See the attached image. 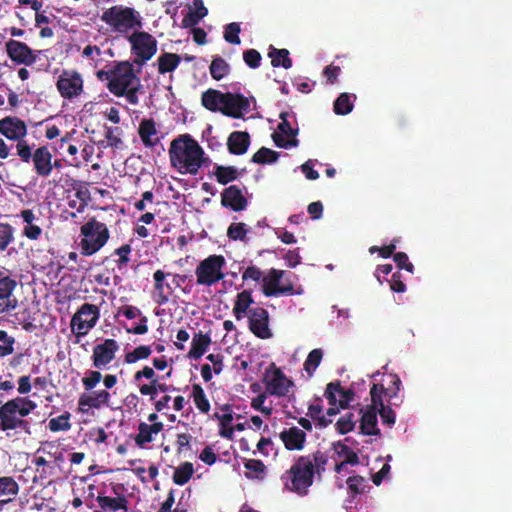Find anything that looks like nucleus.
<instances>
[{
    "label": "nucleus",
    "instance_id": "nucleus-61",
    "mask_svg": "<svg viewBox=\"0 0 512 512\" xmlns=\"http://www.w3.org/2000/svg\"><path fill=\"white\" fill-rule=\"evenodd\" d=\"M0 342L3 344L0 346V354L2 356L9 355L13 352L14 340L3 330H0Z\"/></svg>",
    "mask_w": 512,
    "mask_h": 512
},
{
    "label": "nucleus",
    "instance_id": "nucleus-1",
    "mask_svg": "<svg viewBox=\"0 0 512 512\" xmlns=\"http://www.w3.org/2000/svg\"><path fill=\"white\" fill-rule=\"evenodd\" d=\"M170 161L181 174L195 175L204 162V151L190 135L184 134L171 142Z\"/></svg>",
    "mask_w": 512,
    "mask_h": 512
},
{
    "label": "nucleus",
    "instance_id": "nucleus-49",
    "mask_svg": "<svg viewBox=\"0 0 512 512\" xmlns=\"http://www.w3.org/2000/svg\"><path fill=\"white\" fill-rule=\"evenodd\" d=\"M193 400L196 407L204 413H207L210 410V403L205 395L204 390L198 386H193L192 390Z\"/></svg>",
    "mask_w": 512,
    "mask_h": 512
},
{
    "label": "nucleus",
    "instance_id": "nucleus-4",
    "mask_svg": "<svg viewBox=\"0 0 512 512\" xmlns=\"http://www.w3.org/2000/svg\"><path fill=\"white\" fill-rule=\"evenodd\" d=\"M202 104L208 110L219 111L226 116L240 119L252 110L254 99L210 89L203 93Z\"/></svg>",
    "mask_w": 512,
    "mask_h": 512
},
{
    "label": "nucleus",
    "instance_id": "nucleus-20",
    "mask_svg": "<svg viewBox=\"0 0 512 512\" xmlns=\"http://www.w3.org/2000/svg\"><path fill=\"white\" fill-rule=\"evenodd\" d=\"M248 324L251 332L261 338L269 339L272 332L269 328V314L266 309L256 306L250 310Z\"/></svg>",
    "mask_w": 512,
    "mask_h": 512
},
{
    "label": "nucleus",
    "instance_id": "nucleus-59",
    "mask_svg": "<svg viewBox=\"0 0 512 512\" xmlns=\"http://www.w3.org/2000/svg\"><path fill=\"white\" fill-rule=\"evenodd\" d=\"M22 234L30 240H38L42 235V228L36 222L25 224Z\"/></svg>",
    "mask_w": 512,
    "mask_h": 512
},
{
    "label": "nucleus",
    "instance_id": "nucleus-11",
    "mask_svg": "<svg viewBox=\"0 0 512 512\" xmlns=\"http://www.w3.org/2000/svg\"><path fill=\"white\" fill-rule=\"evenodd\" d=\"M225 266V259L220 255H211L201 261L196 267L195 275L198 285L211 286L225 276L223 268Z\"/></svg>",
    "mask_w": 512,
    "mask_h": 512
},
{
    "label": "nucleus",
    "instance_id": "nucleus-21",
    "mask_svg": "<svg viewBox=\"0 0 512 512\" xmlns=\"http://www.w3.org/2000/svg\"><path fill=\"white\" fill-rule=\"evenodd\" d=\"M119 345L114 339H106L93 348V365L96 368L106 367L115 358Z\"/></svg>",
    "mask_w": 512,
    "mask_h": 512
},
{
    "label": "nucleus",
    "instance_id": "nucleus-30",
    "mask_svg": "<svg viewBox=\"0 0 512 512\" xmlns=\"http://www.w3.org/2000/svg\"><path fill=\"white\" fill-rule=\"evenodd\" d=\"M207 13L208 10L202 0H193L192 4L188 7L187 15L182 20L183 27H194Z\"/></svg>",
    "mask_w": 512,
    "mask_h": 512
},
{
    "label": "nucleus",
    "instance_id": "nucleus-37",
    "mask_svg": "<svg viewBox=\"0 0 512 512\" xmlns=\"http://www.w3.org/2000/svg\"><path fill=\"white\" fill-rule=\"evenodd\" d=\"M210 337L203 333H197L192 338L189 357L192 359H199L208 349L210 345Z\"/></svg>",
    "mask_w": 512,
    "mask_h": 512
},
{
    "label": "nucleus",
    "instance_id": "nucleus-43",
    "mask_svg": "<svg viewBox=\"0 0 512 512\" xmlns=\"http://www.w3.org/2000/svg\"><path fill=\"white\" fill-rule=\"evenodd\" d=\"M193 473V464L190 462H184L175 469L173 480L178 485H184L190 480Z\"/></svg>",
    "mask_w": 512,
    "mask_h": 512
},
{
    "label": "nucleus",
    "instance_id": "nucleus-28",
    "mask_svg": "<svg viewBox=\"0 0 512 512\" xmlns=\"http://www.w3.org/2000/svg\"><path fill=\"white\" fill-rule=\"evenodd\" d=\"M253 304L254 299L251 292L245 290L238 293L232 309L234 317L237 320H242L245 317H248L250 310L255 307L252 306Z\"/></svg>",
    "mask_w": 512,
    "mask_h": 512
},
{
    "label": "nucleus",
    "instance_id": "nucleus-41",
    "mask_svg": "<svg viewBox=\"0 0 512 512\" xmlns=\"http://www.w3.org/2000/svg\"><path fill=\"white\" fill-rule=\"evenodd\" d=\"M245 475L251 479H263L266 474L265 465L256 459H249L244 464Z\"/></svg>",
    "mask_w": 512,
    "mask_h": 512
},
{
    "label": "nucleus",
    "instance_id": "nucleus-52",
    "mask_svg": "<svg viewBox=\"0 0 512 512\" xmlns=\"http://www.w3.org/2000/svg\"><path fill=\"white\" fill-rule=\"evenodd\" d=\"M247 233L248 228L244 223H232L227 230V235L232 240L245 241Z\"/></svg>",
    "mask_w": 512,
    "mask_h": 512
},
{
    "label": "nucleus",
    "instance_id": "nucleus-25",
    "mask_svg": "<svg viewBox=\"0 0 512 512\" xmlns=\"http://www.w3.org/2000/svg\"><path fill=\"white\" fill-rule=\"evenodd\" d=\"M280 439L286 449L300 451L305 445L306 432L297 426L286 427L281 431Z\"/></svg>",
    "mask_w": 512,
    "mask_h": 512
},
{
    "label": "nucleus",
    "instance_id": "nucleus-31",
    "mask_svg": "<svg viewBox=\"0 0 512 512\" xmlns=\"http://www.w3.org/2000/svg\"><path fill=\"white\" fill-rule=\"evenodd\" d=\"M222 203L225 206L231 207L235 211L244 210L247 206L246 199L242 195L240 189L236 186H230L224 191Z\"/></svg>",
    "mask_w": 512,
    "mask_h": 512
},
{
    "label": "nucleus",
    "instance_id": "nucleus-2",
    "mask_svg": "<svg viewBox=\"0 0 512 512\" xmlns=\"http://www.w3.org/2000/svg\"><path fill=\"white\" fill-rule=\"evenodd\" d=\"M383 386L374 383L370 390L371 404L361 409L360 414V431L362 435H378L380 429L378 427L377 415H380L382 422L389 426L395 423L396 416L394 411L384 405L382 399Z\"/></svg>",
    "mask_w": 512,
    "mask_h": 512
},
{
    "label": "nucleus",
    "instance_id": "nucleus-47",
    "mask_svg": "<svg viewBox=\"0 0 512 512\" xmlns=\"http://www.w3.org/2000/svg\"><path fill=\"white\" fill-rule=\"evenodd\" d=\"M229 70V64L220 57L214 58L210 65L211 76L216 80H220L226 76Z\"/></svg>",
    "mask_w": 512,
    "mask_h": 512
},
{
    "label": "nucleus",
    "instance_id": "nucleus-8",
    "mask_svg": "<svg viewBox=\"0 0 512 512\" xmlns=\"http://www.w3.org/2000/svg\"><path fill=\"white\" fill-rule=\"evenodd\" d=\"M100 318V310L94 304H83L72 316L70 321V328L72 334L75 336L76 343H79L83 337L96 326Z\"/></svg>",
    "mask_w": 512,
    "mask_h": 512
},
{
    "label": "nucleus",
    "instance_id": "nucleus-10",
    "mask_svg": "<svg viewBox=\"0 0 512 512\" xmlns=\"http://www.w3.org/2000/svg\"><path fill=\"white\" fill-rule=\"evenodd\" d=\"M140 80L135 75L132 64L122 62L112 71L108 88L116 96H123L127 89H139Z\"/></svg>",
    "mask_w": 512,
    "mask_h": 512
},
{
    "label": "nucleus",
    "instance_id": "nucleus-17",
    "mask_svg": "<svg viewBox=\"0 0 512 512\" xmlns=\"http://www.w3.org/2000/svg\"><path fill=\"white\" fill-rule=\"evenodd\" d=\"M354 443L351 437L345 438L343 442L339 441L333 444L332 450L335 457V470L342 471L346 464H358V455L362 452V448H354L349 445Z\"/></svg>",
    "mask_w": 512,
    "mask_h": 512
},
{
    "label": "nucleus",
    "instance_id": "nucleus-16",
    "mask_svg": "<svg viewBox=\"0 0 512 512\" xmlns=\"http://www.w3.org/2000/svg\"><path fill=\"white\" fill-rule=\"evenodd\" d=\"M284 271L271 269L262 279V290L266 296H278L281 294H293V285L284 280Z\"/></svg>",
    "mask_w": 512,
    "mask_h": 512
},
{
    "label": "nucleus",
    "instance_id": "nucleus-48",
    "mask_svg": "<svg viewBox=\"0 0 512 512\" xmlns=\"http://www.w3.org/2000/svg\"><path fill=\"white\" fill-rule=\"evenodd\" d=\"M152 353L150 346L141 345L136 347L133 351L125 355V362L128 364L135 363L142 359H147Z\"/></svg>",
    "mask_w": 512,
    "mask_h": 512
},
{
    "label": "nucleus",
    "instance_id": "nucleus-46",
    "mask_svg": "<svg viewBox=\"0 0 512 512\" xmlns=\"http://www.w3.org/2000/svg\"><path fill=\"white\" fill-rule=\"evenodd\" d=\"M16 154L23 163H30L34 157V144H29L26 140H20L16 143Z\"/></svg>",
    "mask_w": 512,
    "mask_h": 512
},
{
    "label": "nucleus",
    "instance_id": "nucleus-9",
    "mask_svg": "<svg viewBox=\"0 0 512 512\" xmlns=\"http://www.w3.org/2000/svg\"><path fill=\"white\" fill-rule=\"evenodd\" d=\"M127 40L136 64L146 63L157 53V40L148 32L134 30Z\"/></svg>",
    "mask_w": 512,
    "mask_h": 512
},
{
    "label": "nucleus",
    "instance_id": "nucleus-14",
    "mask_svg": "<svg viewBox=\"0 0 512 512\" xmlns=\"http://www.w3.org/2000/svg\"><path fill=\"white\" fill-rule=\"evenodd\" d=\"M330 407L327 410L328 416L336 415L340 408H346L354 400L352 391L343 388L339 383H329L325 390Z\"/></svg>",
    "mask_w": 512,
    "mask_h": 512
},
{
    "label": "nucleus",
    "instance_id": "nucleus-57",
    "mask_svg": "<svg viewBox=\"0 0 512 512\" xmlns=\"http://www.w3.org/2000/svg\"><path fill=\"white\" fill-rule=\"evenodd\" d=\"M158 391L165 392L166 386L159 384L157 380L151 381L150 384H143L139 387V392L142 395H149L153 399Z\"/></svg>",
    "mask_w": 512,
    "mask_h": 512
},
{
    "label": "nucleus",
    "instance_id": "nucleus-34",
    "mask_svg": "<svg viewBox=\"0 0 512 512\" xmlns=\"http://www.w3.org/2000/svg\"><path fill=\"white\" fill-rule=\"evenodd\" d=\"M219 421V435L223 438L232 439L234 436L233 414L229 409H222L215 414Z\"/></svg>",
    "mask_w": 512,
    "mask_h": 512
},
{
    "label": "nucleus",
    "instance_id": "nucleus-24",
    "mask_svg": "<svg viewBox=\"0 0 512 512\" xmlns=\"http://www.w3.org/2000/svg\"><path fill=\"white\" fill-rule=\"evenodd\" d=\"M53 156L46 146L37 147L34 150L32 159L33 169L39 177L46 178L50 176L53 170Z\"/></svg>",
    "mask_w": 512,
    "mask_h": 512
},
{
    "label": "nucleus",
    "instance_id": "nucleus-40",
    "mask_svg": "<svg viewBox=\"0 0 512 512\" xmlns=\"http://www.w3.org/2000/svg\"><path fill=\"white\" fill-rule=\"evenodd\" d=\"M180 63V57L174 53H164L158 58V70L161 74L173 71Z\"/></svg>",
    "mask_w": 512,
    "mask_h": 512
},
{
    "label": "nucleus",
    "instance_id": "nucleus-5",
    "mask_svg": "<svg viewBox=\"0 0 512 512\" xmlns=\"http://www.w3.org/2000/svg\"><path fill=\"white\" fill-rule=\"evenodd\" d=\"M143 18L137 10L124 5H114L105 9L101 15V21L114 32L122 35L131 34L134 30L141 29Z\"/></svg>",
    "mask_w": 512,
    "mask_h": 512
},
{
    "label": "nucleus",
    "instance_id": "nucleus-29",
    "mask_svg": "<svg viewBox=\"0 0 512 512\" xmlns=\"http://www.w3.org/2000/svg\"><path fill=\"white\" fill-rule=\"evenodd\" d=\"M19 490V484L13 477H0V506L12 502L17 497Z\"/></svg>",
    "mask_w": 512,
    "mask_h": 512
},
{
    "label": "nucleus",
    "instance_id": "nucleus-42",
    "mask_svg": "<svg viewBox=\"0 0 512 512\" xmlns=\"http://www.w3.org/2000/svg\"><path fill=\"white\" fill-rule=\"evenodd\" d=\"M269 57L274 67L282 66L285 69H289L292 66V61L289 58V51L287 49L271 48Z\"/></svg>",
    "mask_w": 512,
    "mask_h": 512
},
{
    "label": "nucleus",
    "instance_id": "nucleus-45",
    "mask_svg": "<svg viewBox=\"0 0 512 512\" xmlns=\"http://www.w3.org/2000/svg\"><path fill=\"white\" fill-rule=\"evenodd\" d=\"M359 418L353 413L347 412L343 414L336 422V429L341 434H346L354 429Z\"/></svg>",
    "mask_w": 512,
    "mask_h": 512
},
{
    "label": "nucleus",
    "instance_id": "nucleus-22",
    "mask_svg": "<svg viewBox=\"0 0 512 512\" xmlns=\"http://www.w3.org/2000/svg\"><path fill=\"white\" fill-rule=\"evenodd\" d=\"M155 281L154 299L158 304L168 301L173 292L172 283H175L176 276L157 270L153 275Z\"/></svg>",
    "mask_w": 512,
    "mask_h": 512
},
{
    "label": "nucleus",
    "instance_id": "nucleus-12",
    "mask_svg": "<svg viewBox=\"0 0 512 512\" xmlns=\"http://www.w3.org/2000/svg\"><path fill=\"white\" fill-rule=\"evenodd\" d=\"M263 383L265 392L276 397L288 396L294 386L293 381L274 363L266 368L263 374Z\"/></svg>",
    "mask_w": 512,
    "mask_h": 512
},
{
    "label": "nucleus",
    "instance_id": "nucleus-54",
    "mask_svg": "<svg viewBox=\"0 0 512 512\" xmlns=\"http://www.w3.org/2000/svg\"><path fill=\"white\" fill-rule=\"evenodd\" d=\"M240 31L241 29L238 23H230L225 27L224 39L231 44L239 45L241 43V40L239 38Z\"/></svg>",
    "mask_w": 512,
    "mask_h": 512
},
{
    "label": "nucleus",
    "instance_id": "nucleus-18",
    "mask_svg": "<svg viewBox=\"0 0 512 512\" xmlns=\"http://www.w3.org/2000/svg\"><path fill=\"white\" fill-rule=\"evenodd\" d=\"M5 51L12 62L26 66L33 65L38 58V51L31 49L26 43L14 39L6 41Z\"/></svg>",
    "mask_w": 512,
    "mask_h": 512
},
{
    "label": "nucleus",
    "instance_id": "nucleus-6",
    "mask_svg": "<svg viewBox=\"0 0 512 512\" xmlns=\"http://www.w3.org/2000/svg\"><path fill=\"white\" fill-rule=\"evenodd\" d=\"M37 408V404L27 397H16L0 407V428L3 431L23 428L29 432L28 422L23 418Z\"/></svg>",
    "mask_w": 512,
    "mask_h": 512
},
{
    "label": "nucleus",
    "instance_id": "nucleus-15",
    "mask_svg": "<svg viewBox=\"0 0 512 512\" xmlns=\"http://www.w3.org/2000/svg\"><path fill=\"white\" fill-rule=\"evenodd\" d=\"M290 118L293 115L289 112L280 114L281 122L278 124L277 131L273 134V140L278 147L289 149L298 146V129H294L291 125Z\"/></svg>",
    "mask_w": 512,
    "mask_h": 512
},
{
    "label": "nucleus",
    "instance_id": "nucleus-19",
    "mask_svg": "<svg viewBox=\"0 0 512 512\" xmlns=\"http://www.w3.org/2000/svg\"><path fill=\"white\" fill-rule=\"evenodd\" d=\"M111 395L106 389L85 392L79 396L78 411L82 414H91L93 409L108 406Z\"/></svg>",
    "mask_w": 512,
    "mask_h": 512
},
{
    "label": "nucleus",
    "instance_id": "nucleus-60",
    "mask_svg": "<svg viewBox=\"0 0 512 512\" xmlns=\"http://www.w3.org/2000/svg\"><path fill=\"white\" fill-rule=\"evenodd\" d=\"M216 178L219 183L227 184L236 178V171L232 168L219 167L216 171Z\"/></svg>",
    "mask_w": 512,
    "mask_h": 512
},
{
    "label": "nucleus",
    "instance_id": "nucleus-62",
    "mask_svg": "<svg viewBox=\"0 0 512 512\" xmlns=\"http://www.w3.org/2000/svg\"><path fill=\"white\" fill-rule=\"evenodd\" d=\"M364 482V478L361 476H351L347 479L348 488L354 494L361 493L364 490Z\"/></svg>",
    "mask_w": 512,
    "mask_h": 512
},
{
    "label": "nucleus",
    "instance_id": "nucleus-50",
    "mask_svg": "<svg viewBox=\"0 0 512 512\" xmlns=\"http://www.w3.org/2000/svg\"><path fill=\"white\" fill-rule=\"evenodd\" d=\"M323 357V352L321 349H314L309 354L304 363V368L308 372L309 375L317 369Z\"/></svg>",
    "mask_w": 512,
    "mask_h": 512
},
{
    "label": "nucleus",
    "instance_id": "nucleus-38",
    "mask_svg": "<svg viewBox=\"0 0 512 512\" xmlns=\"http://www.w3.org/2000/svg\"><path fill=\"white\" fill-rule=\"evenodd\" d=\"M207 360L210 364H204L201 368V375L205 381L212 379V373L220 374L223 370L222 356L220 354H209Z\"/></svg>",
    "mask_w": 512,
    "mask_h": 512
},
{
    "label": "nucleus",
    "instance_id": "nucleus-36",
    "mask_svg": "<svg viewBox=\"0 0 512 512\" xmlns=\"http://www.w3.org/2000/svg\"><path fill=\"white\" fill-rule=\"evenodd\" d=\"M104 53L97 45L87 44L81 52L83 62L92 68H98L103 61Z\"/></svg>",
    "mask_w": 512,
    "mask_h": 512
},
{
    "label": "nucleus",
    "instance_id": "nucleus-33",
    "mask_svg": "<svg viewBox=\"0 0 512 512\" xmlns=\"http://www.w3.org/2000/svg\"><path fill=\"white\" fill-rule=\"evenodd\" d=\"M96 501L101 509L109 510L112 512L128 510V501L124 496L109 497L98 495Z\"/></svg>",
    "mask_w": 512,
    "mask_h": 512
},
{
    "label": "nucleus",
    "instance_id": "nucleus-3",
    "mask_svg": "<svg viewBox=\"0 0 512 512\" xmlns=\"http://www.w3.org/2000/svg\"><path fill=\"white\" fill-rule=\"evenodd\" d=\"M325 462L322 454L300 457L282 476L285 488L299 495L307 494L313 483L314 469L323 466Z\"/></svg>",
    "mask_w": 512,
    "mask_h": 512
},
{
    "label": "nucleus",
    "instance_id": "nucleus-56",
    "mask_svg": "<svg viewBox=\"0 0 512 512\" xmlns=\"http://www.w3.org/2000/svg\"><path fill=\"white\" fill-rule=\"evenodd\" d=\"M102 380V374L99 371L91 370L82 378V383L87 391L94 389Z\"/></svg>",
    "mask_w": 512,
    "mask_h": 512
},
{
    "label": "nucleus",
    "instance_id": "nucleus-53",
    "mask_svg": "<svg viewBox=\"0 0 512 512\" xmlns=\"http://www.w3.org/2000/svg\"><path fill=\"white\" fill-rule=\"evenodd\" d=\"M48 426L52 432L69 430L71 428V424L69 422V415L63 414L58 417L50 419Z\"/></svg>",
    "mask_w": 512,
    "mask_h": 512
},
{
    "label": "nucleus",
    "instance_id": "nucleus-39",
    "mask_svg": "<svg viewBox=\"0 0 512 512\" xmlns=\"http://www.w3.org/2000/svg\"><path fill=\"white\" fill-rule=\"evenodd\" d=\"M269 396L270 395L264 391L251 399V407L266 417H270L273 412L272 402L268 401Z\"/></svg>",
    "mask_w": 512,
    "mask_h": 512
},
{
    "label": "nucleus",
    "instance_id": "nucleus-35",
    "mask_svg": "<svg viewBox=\"0 0 512 512\" xmlns=\"http://www.w3.org/2000/svg\"><path fill=\"white\" fill-rule=\"evenodd\" d=\"M249 146V134L247 132H233L228 138V148L233 154H243Z\"/></svg>",
    "mask_w": 512,
    "mask_h": 512
},
{
    "label": "nucleus",
    "instance_id": "nucleus-51",
    "mask_svg": "<svg viewBox=\"0 0 512 512\" xmlns=\"http://www.w3.org/2000/svg\"><path fill=\"white\" fill-rule=\"evenodd\" d=\"M14 230L8 223L0 222V251H4L14 240Z\"/></svg>",
    "mask_w": 512,
    "mask_h": 512
},
{
    "label": "nucleus",
    "instance_id": "nucleus-26",
    "mask_svg": "<svg viewBox=\"0 0 512 512\" xmlns=\"http://www.w3.org/2000/svg\"><path fill=\"white\" fill-rule=\"evenodd\" d=\"M17 286L16 281H12L9 283H2L0 286V315L7 314L13 311L17 305L18 301L14 296V290Z\"/></svg>",
    "mask_w": 512,
    "mask_h": 512
},
{
    "label": "nucleus",
    "instance_id": "nucleus-27",
    "mask_svg": "<svg viewBox=\"0 0 512 512\" xmlns=\"http://www.w3.org/2000/svg\"><path fill=\"white\" fill-rule=\"evenodd\" d=\"M162 429L163 423H140L138 426V434L135 437L136 444L141 448H145L149 443L155 440Z\"/></svg>",
    "mask_w": 512,
    "mask_h": 512
},
{
    "label": "nucleus",
    "instance_id": "nucleus-55",
    "mask_svg": "<svg viewBox=\"0 0 512 512\" xmlns=\"http://www.w3.org/2000/svg\"><path fill=\"white\" fill-rule=\"evenodd\" d=\"M277 158V152L263 147L254 154L253 161L257 163H273L277 160Z\"/></svg>",
    "mask_w": 512,
    "mask_h": 512
},
{
    "label": "nucleus",
    "instance_id": "nucleus-13",
    "mask_svg": "<svg viewBox=\"0 0 512 512\" xmlns=\"http://www.w3.org/2000/svg\"><path fill=\"white\" fill-rule=\"evenodd\" d=\"M56 87L61 97L72 100L83 93L84 80L75 70H63L58 76Z\"/></svg>",
    "mask_w": 512,
    "mask_h": 512
},
{
    "label": "nucleus",
    "instance_id": "nucleus-32",
    "mask_svg": "<svg viewBox=\"0 0 512 512\" xmlns=\"http://www.w3.org/2000/svg\"><path fill=\"white\" fill-rule=\"evenodd\" d=\"M139 136L143 144L147 147H153L159 142V136L155 122L151 119H144L139 125Z\"/></svg>",
    "mask_w": 512,
    "mask_h": 512
},
{
    "label": "nucleus",
    "instance_id": "nucleus-7",
    "mask_svg": "<svg viewBox=\"0 0 512 512\" xmlns=\"http://www.w3.org/2000/svg\"><path fill=\"white\" fill-rule=\"evenodd\" d=\"M80 249L84 256H91L105 246L110 232L105 223L90 219L80 229Z\"/></svg>",
    "mask_w": 512,
    "mask_h": 512
},
{
    "label": "nucleus",
    "instance_id": "nucleus-64",
    "mask_svg": "<svg viewBox=\"0 0 512 512\" xmlns=\"http://www.w3.org/2000/svg\"><path fill=\"white\" fill-rule=\"evenodd\" d=\"M32 389V380L29 375H23L17 380V391L21 395L28 394Z\"/></svg>",
    "mask_w": 512,
    "mask_h": 512
},
{
    "label": "nucleus",
    "instance_id": "nucleus-58",
    "mask_svg": "<svg viewBox=\"0 0 512 512\" xmlns=\"http://www.w3.org/2000/svg\"><path fill=\"white\" fill-rule=\"evenodd\" d=\"M106 139L108 145L119 148L122 144L121 140V130L118 127H108L106 128Z\"/></svg>",
    "mask_w": 512,
    "mask_h": 512
},
{
    "label": "nucleus",
    "instance_id": "nucleus-63",
    "mask_svg": "<svg viewBox=\"0 0 512 512\" xmlns=\"http://www.w3.org/2000/svg\"><path fill=\"white\" fill-rule=\"evenodd\" d=\"M244 61L251 68H257L260 65L261 55L258 51L250 49L244 53Z\"/></svg>",
    "mask_w": 512,
    "mask_h": 512
},
{
    "label": "nucleus",
    "instance_id": "nucleus-44",
    "mask_svg": "<svg viewBox=\"0 0 512 512\" xmlns=\"http://www.w3.org/2000/svg\"><path fill=\"white\" fill-rule=\"evenodd\" d=\"M354 95L348 93H342L334 103V111L339 115H346L352 111Z\"/></svg>",
    "mask_w": 512,
    "mask_h": 512
},
{
    "label": "nucleus",
    "instance_id": "nucleus-23",
    "mask_svg": "<svg viewBox=\"0 0 512 512\" xmlns=\"http://www.w3.org/2000/svg\"><path fill=\"white\" fill-rule=\"evenodd\" d=\"M0 133L7 139L18 142L27 135V126L17 117H5L0 120Z\"/></svg>",
    "mask_w": 512,
    "mask_h": 512
}]
</instances>
